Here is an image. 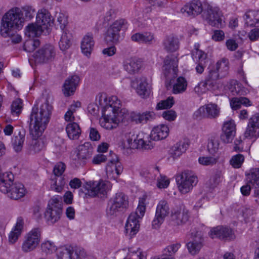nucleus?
I'll return each instance as SVG.
<instances>
[{
    "instance_id": "nucleus-58",
    "label": "nucleus",
    "mask_w": 259,
    "mask_h": 259,
    "mask_svg": "<svg viewBox=\"0 0 259 259\" xmlns=\"http://www.w3.org/2000/svg\"><path fill=\"white\" fill-rule=\"evenodd\" d=\"M159 177L157 178L156 185L159 189L166 188L169 184V181L165 176L159 174Z\"/></svg>"
},
{
    "instance_id": "nucleus-28",
    "label": "nucleus",
    "mask_w": 259,
    "mask_h": 259,
    "mask_svg": "<svg viewBox=\"0 0 259 259\" xmlns=\"http://www.w3.org/2000/svg\"><path fill=\"white\" fill-rule=\"evenodd\" d=\"M106 112L104 111L102 113V117L100 120L101 126L107 130L116 128L119 124V119H116L113 114L108 115L106 113Z\"/></svg>"
},
{
    "instance_id": "nucleus-59",
    "label": "nucleus",
    "mask_w": 259,
    "mask_h": 259,
    "mask_svg": "<svg viewBox=\"0 0 259 259\" xmlns=\"http://www.w3.org/2000/svg\"><path fill=\"white\" fill-rule=\"evenodd\" d=\"M126 21L124 19H120L115 21L110 27L119 33L122 28L126 29Z\"/></svg>"
},
{
    "instance_id": "nucleus-31",
    "label": "nucleus",
    "mask_w": 259,
    "mask_h": 259,
    "mask_svg": "<svg viewBox=\"0 0 259 259\" xmlns=\"http://www.w3.org/2000/svg\"><path fill=\"white\" fill-rule=\"evenodd\" d=\"M95 41L93 35L91 33H87L82 38L81 43V49L83 54L88 56L91 55L93 49Z\"/></svg>"
},
{
    "instance_id": "nucleus-13",
    "label": "nucleus",
    "mask_w": 259,
    "mask_h": 259,
    "mask_svg": "<svg viewBox=\"0 0 259 259\" xmlns=\"http://www.w3.org/2000/svg\"><path fill=\"white\" fill-rule=\"evenodd\" d=\"M221 76L217 71L213 67L209 70L208 73L205 77L204 80L200 81L197 85L194 88V91L198 94H201L205 92L207 86L212 88L214 86L216 81Z\"/></svg>"
},
{
    "instance_id": "nucleus-50",
    "label": "nucleus",
    "mask_w": 259,
    "mask_h": 259,
    "mask_svg": "<svg viewBox=\"0 0 259 259\" xmlns=\"http://www.w3.org/2000/svg\"><path fill=\"white\" fill-rule=\"evenodd\" d=\"M119 37V33L109 27L106 32L105 39L108 42L116 43L118 41Z\"/></svg>"
},
{
    "instance_id": "nucleus-43",
    "label": "nucleus",
    "mask_w": 259,
    "mask_h": 259,
    "mask_svg": "<svg viewBox=\"0 0 259 259\" xmlns=\"http://www.w3.org/2000/svg\"><path fill=\"white\" fill-rule=\"evenodd\" d=\"M247 180L248 184H251L254 188H259V168H252L247 175Z\"/></svg>"
},
{
    "instance_id": "nucleus-45",
    "label": "nucleus",
    "mask_w": 259,
    "mask_h": 259,
    "mask_svg": "<svg viewBox=\"0 0 259 259\" xmlns=\"http://www.w3.org/2000/svg\"><path fill=\"white\" fill-rule=\"evenodd\" d=\"M121 107V101L116 96H112L109 100V105L105 108V111H112V114L118 111Z\"/></svg>"
},
{
    "instance_id": "nucleus-56",
    "label": "nucleus",
    "mask_w": 259,
    "mask_h": 259,
    "mask_svg": "<svg viewBox=\"0 0 259 259\" xmlns=\"http://www.w3.org/2000/svg\"><path fill=\"white\" fill-rule=\"evenodd\" d=\"M198 162L202 165L209 166L215 164L217 162V159L212 156H202L199 158Z\"/></svg>"
},
{
    "instance_id": "nucleus-27",
    "label": "nucleus",
    "mask_w": 259,
    "mask_h": 259,
    "mask_svg": "<svg viewBox=\"0 0 259 259\" xmlns=\"http://www.w3.org/2000/svg\"><path fill=\"white\" fill-rule=\"evenodd\" d=\"M124 70L130 74L138 73L141 67V61L136 57H131L123 62Z\"/></svg>"
},
{
    "instance_id": "nucleus-48",
    "label": "nucleus",
    "mask_w": 259,
    "mask_h": 259,
    "mask_svg": "<svg viewBox=\"0 0 259 259\" xmlns=\"http://www.w3.org/2000/svg\"><path fill=\"white\" fill-rule=\"evenodd\" d=\"M65 185V181L62 177H55L52 179L51 189L57 192L62 191Z\"/></svg>"
},
{
    "instance_id": "nucleus-44",
    "label": "nucleus",
    "mask_w": 259,
    "mask_h": 259,
    "mask_svg": "<svg viewBox=\"0 0 259 259\" xmlns=\"http://www.w3.org/2000/svg\"><path fill=\"white\" fill-rule=\"evenodd\" d=\"M229 89L233 96L244 95L245 93V88L237 80H233L230 82Z\"/></svg>"
},
{
    "instance_id": "nucleus-30",
    "label": "nucleus",
    "mask_w": 259,
    "mask_h": 259,
    "mask_svg": "<svg viewBox=\"0 0 259 259\" xmlns=\"http://www.w3.org/2000/svg\"><path fill=\"white\" fill-rule=\"evenodd\" d=\"M189 146L188 141H180L174 145L169 151V155L173 159L179 157L183 153L185 152Z\"/></svg>"
},
{
    "instance_id": "nucleus-61",
    "label": "nucleus",
    "mask_w": 259,
    "mask_h": 259,
    "mask_svg": "<svg viewBox=\"0 0 259 259\" xmlns=\"http://www.w3.org/2000/svg\"><path fill=\"white\" fill-rule=\"evenodd\" d=\"M66 168V166L64 163L62 162L57 163L54 166L53 172L55 177H60L64 172Z\"/></svg>"
},
{
    "instance_id": "nucleus-52",
    "label": "nucleus",
    "mask_w": 259,
    "mask_h": 259,
    "mask_svg": "<svg viewBox=\"0 0 259 259\" xmlns=\"http://www.w3.org/2000/svg\"><path fill=\"white\" fill-rule=\"evenodd\" d=\"M174 104V98L172 97H168L167 99L162 100L159 102L156 105V109L157 110H161L171 108Z\"/></svg>"
},
{
    "instance_id": "nucleus-63",
    "label": "nucleus",
    "mask_w": 259,
    "mask_h": 259,
    "mask_svg": "<svg viewBox=\"0 0 259 259\" xmlns=\"http://www.w3.org/2000/svg\"><path fill=\"white\" fill-rule=\"evenodd\" d=\"M41 247L42 250L46 253H52L55 249V246L54 243L49 241L42 243Z\"/></svg>"
},
{
    "instance_id": "nucleus-25",
    "label": "nucleus",
    "mask_w": 259,
    "mask_h": 259,
    "mask_svg": "<svg viewBox=\"0 0 259 259\" xmlns=\"http://www.w3.org/2000/svg\"><path fill=\"white\" fill-rule=\"evenodd\" d=\"M203 11L201 2L199 0H192L187 3L182 8V13H187L189 16H197Z\"/></svg>"
},
{
    "instance_id": "nucleus-6",
    "label": "nucleus",
    "mask_w": 259,
    "mask_h": 259,
    "mask_svg": "<svg viewBox=\"0 0 259 259\" xmlns=\"http://www.w3.org/2000/svg\"><path fill=\"white\" fill-rule=\"evenodd\" d=\"M128 206V198L122 192L115 194L108 203L107 214L108 215H116L117 213L122 211Z\"/></svg>"
},
{
    "instance_id": "nucleus-49",
    "label": "nucleus",
    "mask_w": 259,
    "mask_h": 259,
    "mask_svg": "<svg viewBox=\"0 0 259 259\" xmlns=\"http://www.w3.org/2000/svg\"><path fill=\"white\" fill-rule=\"evenodd\" d=\"M31 143L29 146V150L34 153L40 152L44 147V143L40 139L33 138Z\"/></svg>"
},
{
    "instance_id": "nucleus-15",
    "label": "nucleus",
    "mask_w": 259,
    "mask_h": 259,
    "mask_svg": "<svg viewBox=\"0 0 259 259\" xmlns=\"http://www.w3.org/2000/svg\"><path fill=\"white\" fill-rule=\"evenodd\" d=\"M111 159L106 167V174L110 179H116L123 171V166L119 161L117 155L114 153L111 154Z\"/></svg>"
},
{
    "instance_id": "nucleus-32",
    "label": "nucleus",
    "mask_w": 259,
    "mask_h": 259,
    "mask_svg": "<svg viewBox=\"0 0 259 259\" xmlns=\"http://www.w3.org/2000/svg\"><path fill=\"white\" fill-rule=\"evenodd\" d=\"M93 151V147L89 142H85L83 145H79L77 154L78 159L82 160V163L84 164V160L91 157Z\"/></svg>"
},
{
    "instance_id": "nucleus-14",
    "label": "nucleus",
    "mask_w": 259,
    "mask_h": 259,
    "mask_svg": "<svg viewBox=\"0 0 259 259\" xmlns=\"http://www.w3.org/2000/svg\"><path fill=\"white\" fill-rule=\"evenodd\" d=\"M83 188L87 191L86 194L95 197L99 194H106L108 186L106 182L101 180L99 181L87 182L84 185Z\"/></svg>"
},
{
    "instance_id": "nucleus-10",
    "label": "nucleus",
    "mask_w": 259,
    "mask_h": 259,
    "mask_svg": "<svg viewBox=\"0 0 259 259\" xmlns=\"http://www.w3.org/2000/svg\"><path fill=\"white\" fill-rule=\"evenodd\" d=\"M170 208L167 201L162 199L159 201L156 209L155 215L152 221L153 228L157 229L169 213Z\"/></svg>"
},
{
    "instance_id": "nucleus-12",
    "label": "nucleus",
    "mask_w": 259,
    "mask_h": 259,
    "mask_svg": "<svg viewBox=\"0 0 259 259\" xmlns=\"http://www.w3.org/2000/svg\"><path fill=\"white\" fill-rule=\"evenodd\" d=\"M55 56V47L50 44H47L38 50L33 57L36 63H42L53 60Z\"/></svg>"
},
{
    "instance_id": "nucleus-17",
    "label": "nucleus",
    "mask_w": 259,
    "mask_h": 259,
    "mask_svg": "<svg viewBox=\"0 0 259 259\" xmlns=\"http://www.w3.org/2000/svg\"><path fill=\"white\" fill-rule=\"evenodd\" d=\"M236 124L233 120L231 119L224 122L221 135V139L225 143H230L232 142L236 135Z\"/></svg>"
},
{
    "instance_id": "nucleus-37",
    "label": "nucleus",
    "mask_w": 259,
    "mask_h": 259,
    "mask_svg": "<svg viewBox=\"0 0 259 259\" xmlns=\"http://www.w3.org/2000/svg\"><path fill=\"white\" fill-rule=\"evenodd\" d=\"M200 45L195 44L194 46V49L192 51V57L195 63L206 62L207 54L204 51L199 49Z\"/></svg>"
},
{
    "instance_id": "nucleus-7",
    "label": "nucleus",
    "mask_w": 259,
    "mask_h": 259,
    "mask_svg": "<svg viewBox=\"0 0 259 259\" xmlns=\"http://www.w3.org/2000/svg\"><path fill=\"white\" fill-rule=\"evenodd\" d=\"M197 177L191 171L185 170L176 177L178 189L182 194L190 192L198 183Z\"/></svg>"
},
{
    "instance_id": "nucleus-26",
    "label": "nucleus",
    "mask_w": 259,
    "mask_h": 259,
    "mask_svg": "<svg viewBox=\"0 0 259 259\" xmlns=\"http://www.w3.org/2000/svg\"><path fill=\"white\" fill-rule=\"evenodd\" d=\"M79 81V78L77 75H72L68 77L65 81L62 91L66 97L73 94L76 90V87Z\"/></svg>"
},
{
    "instance_id": "nucleus-2",
    "label": "nucleus",
    "mask_w": 259,
    "mask_h": 259,
    "mask_svg": "<svg viewBox=\"0 0 259 259\" xmlns=\"http://www.w3.org/2000/svg\"><path fill=\"white\" fill-rule=\"evenodd\" d=\"M25 19L22 10L17 7L10 10L3 17L0 32L5 37L11 34V31L21 29L23 26Z\"/></svg>"
},
{
    "instance_id": "nucleus-39",
    "label": "nucleus",
    "mask_w": 259,
    "mask_h": 259,
    "mask_svg": "<svg viewBox=\"0 0 259 259\" xmlns=\"http://www.w3.org/2000/svg\"><path fill=\"white\" fill-rule=\"evenodd\" d=\"M66 131L69 139H77L81 133L80 128L78 124L75 122L70 123L66 127Z\"/></svg>"
},
{
    "instance_id": "nucleus-51",
    "label": "nucleus",
    "mask_w": 259,
    "mask_h": 259,
    "mask_svg": "<svg viewBox=\"0 0 259 259\" xmlns=\"http://www.w3.org/2000/svg\"><path fill=\"white\" fill-rule=\"evenodd\" d=\"M22 109V101L20 99H16L11 105V113L13 115L18 116Z\"/></svg>"
},
{
    "instance_id": "nucleus-53",
    "label": "nucleus",
    "mask_w": 259,
    "mask_h": 259,
    "mask_svg": "<svg viewBox=\"0 0 259 259\" xmlns=\"http://www.w3.org/2000/svg\"><path fill=\"white\" fill-rule=\"evenodd\" d=\"M244 156L242 154H238L232 157L230 162L233 167L238 168L241 167L244 162Z\"/></svg>"
},
{
    "instance_id": "nucleus-3",
    "label": "nucleus",
    "mask_w": 259,
    "mask_h": 259,
    "mask_svg": "<svg viewBox=\"0 0 259 259\" xmlns=\"http://www.w3.org/2000/svg\"><path fill=\"white\" fill-rule=\"evenodd\" d=\"M14 176L12 173H5L0 175V190L4 193H9V196L13 199L22 198L26 194L24 185L20 183H13Z\"/></svg>"
},
{
    "instance_id": "nucleus-33",
    "label": "nucleus",
    "mask_w": 259,
    "mask_h": 259,
    "mask_svg": "<svg viewBox=\"0 0 259 259\" xmlns=\"http://www.w3.org/2000/svg\"><path fill=\"white\" fill-rule=\"evenodd\" d=\"M131 39L138 43L152 44L154 41V36L153 33L149 32L136 33L132 35Z\"/></svg>"
},
{
    "instance_id": "nucleus-8",
    "label": "nucleus",
    "mask_w": 259,
    "mask_h": 259,
    "mask_svg": "<svg viewBox=\"0 0 259 259\" xmlns=\"http://www.w3.org/2000/svg\"><path fill=\"white\" fill-rule=\"evenodd\" d=\"M42 230L40 228H34L27 233L21 246L23 252L27 253L35 250L40 243Z\"/></svg>"
},
{
    "instance_id": "nucleus-9",
    "label": "nucleus",
    "mask_w": 259,
    "mask_h": 259,
    "mask_svg": "<svg viewBox=\"0 0 259 259\" xmlns=\"http://www.w3.org/2000/svg\"><path fill=\"white\" fill-rule=\"evenodd\" d=\"M58 259H81L85 257L84 250L71 246H62L57 250Z\"/></svg>"
},
{
    "instance_id": "nucleus-46",
    "label": "nucleus",
    "mask_w": 259,
    "mask_h": 259,
    "mask_svg": "<svg viewBox=\"0 0 259 259\" xmlns=\"http://www.w3.org/2000/svg\"><path fill=\"white\" fill-rule=\"evenodd\" d=\"M187 87V82L186 79L183 77H179L173 85V93L175 94L182 93L186 90Z\"/></svg>"
},
{
    "instance_id": "nucleus-29",
    "label": "nucleus",
    "mask_w": 259,
    "mask_h": 259,
    "mask_svg": "<svg viewBox=\"0 0 259 259\" xmlns=\"http://www.w3.org/2000/svg\"><path fill=\"white\" fill-rule=\"evenodd\" d=\"M168 134V127L164 124H161L152 129L150 136L153 140L159 141L166 138Z\"/></svg>"
},
{
    "instance_id": "nucleus-22",
    "label": "nucleus",
    "mask_w": 259,
    "mask_h": 259,
    "mask_svg": "<svg viewBox=\"0 0 259 259\" xmlns=\"http://www.w3.org/2000/svg\"><path fill=\"white\" fill-rule=\"evenodd\" d=\"M245 138L259 137V113L253 115L249 119L247 126L244 133Z\"/></svg>"
},
{
    "instance_id": "nucleus-19",
    "label": "nucleus",
    "mask_w": 259,
    "mask_h": 259,
    "mask_svg": "<svg viewBox=\"0 0 259 259\" xmlns=\"http://www.w3.org/2000/svg\"><path fill=\"white\" fill-rule=\"evenodd\" d=\"M207 20L210 25L218 28L223 27L222 14L218 7L209 6L207 8Z\"/></svg>"
},
{
    "instance_id": "nucleus-35",
    "label": "nucleus",
    "mask_w": 259,
    "mask_h": 259,
    "mask_svg": "<svg viewBox=\"0 0 259 259\" xmlns=\"http://www.w3.org/2000/svg\"><path fill=\"white\" fill-rule=\"evenodd\" d=\"M159 174V168L157 166L152 169L143 168L140 171V175L145 178L147 183L151 184L155 182L157 176Z\"/></svg>"
},
{
    "instance_id": "nucleus-47",
    "label": "nucleus",
    "mask_w": 259,
    "mask_h": 259,
    "mask_svg": "<svg viewBox=\"0 0 259 259\" xmlns=\"http://www.w3.org/2000/svg\"><path fill=\"white\" fill-rule=\"evenodd\" d=\"M136 91L138 94L143 98L148 95V83L146 78L142 77L139 79Z\"/></svg>"
},
{
    "instance_id": "nucleus-55",
    "label": "nucleus",
    "mask_w": 259,
    "mask_h": 259,
    "mask_svg": "<svg viewBox=\"0 0 259 259\" xmlns=\"http://www.w3.org/2000/svg\"><path fill=\"white\" fill-rule=\"evenodd\" d=\"M181 244L176 243L167 246L163 250L162 256H171L175 254L179 249Z\"/></svg>"
},
{
    "instance_id": "nucleus-42",
    "label": "nucleus",
    "mask_w": 259,
    "mask_h": 259,
    "mask_svg": "<svg viewBox=\"0 0 259 259\" xmlns=\"http://www.w3.org/2000/svg\"><path fill=\"white\" fill-rule=\"evenodd\" d=\"M71 35L67 32V30H64L61 35L59 46L61 50L65 51L69 49L71 46Z\"/></svg>"
},
{
    "instance_id": "nucleus-41",
    "label": "nucleus",
    "mask_w": 259,
    "mask_h": 259,
    "mask_svg": "<svg viewBox=\"0 0 259 259\" xmlns=\"http://www.w3.org/2000/svg\"><path fill=\"white\" fill-rule=\"evenodd\" d=\"M213 68L218 72L221 77H225L229 72V66L228 59L223 58L218 61Z\"/></svg>"
},
{
    "instance_id": "nucleus-23",
    "label": "nucleus",
    "mask_w": 259,
    "mask_h": 259,
    "mask_svg": "<svg viewBox=\"0 0 259 259\" xmlns=\"http://www.w3.org/2000/svg\"><path fill=\"white\" fill-rule=\"evenodd\" d=\"M209 235L212 238L217 237L221 239L230 240L234 238L232 230L228 227L217 226L210 230Z\"/></svg>"
},
{
    "instance_id": "nucleus-34",
    "label": "nucleus",
    "mask_w": 259,
    "mask_h": 259,
    "mask_svg": "<svg viewBox=\"0 0 259 259\" xmlns=\"http://www.w3.org/2000/svg\"><path fill=\"white\" fill-rule=\"evenodd\" d=\"M25 132L21 130L18 134H15L12 139V144L14 149L16 152H20L22 150L23 145L25 141Z\"/></svg>"
},
{
    "instance_id": "nucleus-64",
    "label": "nucleus",
    "mask_w": 259,
    "mask_h": 259,
    "mask_svg": "<svg viewBox=\"0 0 259 259\" xmlns=\"http://www.w3.org/2000/svg\"><path fill=\"white\" fill-rule=\"evenodd\" d=\"M219 143L218 141L211 140L207 144V149L209 152L211 154L215 153L219 149Z\"/></svg>"
},
{
    "instance_id": "nucleus-20",
    "label": "nucleus",
    "mask_w": 259,
    "mask_h": 259,
    "mask_svg": "<svg viewBox=\"0 0 259 259\" xmlns=\"http://www.w3.org/2000/svg\"><path fill=\"white\" fill-rule=\"evenodd\" d=\"M192 240L187 244L189 252L192 255L198 253L203 246L204 241L203 236L200 232L194 231L191 233Z\"/></svg>"
},
{
    "instance_id": "nucleus-16",
    "label": "nucleus",
    "mask_w": 259,
    "mask_h": 259,
    "mask_svg": "<svg viewBox=\"0 0 259 259\" xmlns=\"http://www.w3.org/2000/svg\"><path fill=\"white\" fill-rule=\"evenodd\" d=\"M220 113V108L215 104H208L200 107L194 113V117L197 119L204 117L214 118L218 117Z\"/></svg>"
},
{
    "instance_id": "nucleus-18",
    "label": "nucleus",
    "mask_w": 259,
    "mask_h": 259,
    "mask_svg": "<svg viewBox=\"0 0 259 259\" xmlns=\"http://www.w3.org/2000/svg\"><path fill=\"white\" fill-rule=\"evenodd\" d=\"M189 213L184 206L174 208L171 211V222L174 226H181L189 220Z\"/></svg>"
},
{
    "instance_id": "nucleus-4",
    "label": "nucleus",
    "mask_w": 259,
    "mask_h": 259,
    "mask_svg": "<svg viewBox=\"0 0 259 259\" xmlns=\"http://www.w3.org/2000/svg\"><path fill=\"white\" fill-rule=\"evenodd\" d=\"M145 199H140L136 211L131 213L127 219L125 226V230L126 233H129L131 237H133L139 231L140 228L139 220L143 218L145 212Z\"/></svg>"
},
{
    "instance_id": "nucleus-1",
    "label": "nucleus",
    "mask_w": 259,
    "mask_h": 259,
    "mask_svg": "<svg viewBox=\"0 0 259 259\" xmlns=\"http://www.w3.org/2000/svg\"><path fill=\"white\" fill-rule=\"evenodd\" d=\"M41 102L39 107L38 103L33 106L30 115L29 131L33 138L42 135L50 119L52 106L47 98H42Z\"/></svg>"
},
{
    "instance_id": "nucleus-36",
    "label": "nucleus",
    "mask_w": 259,
    "mask_h": 259,
    "mask_svg": "<svg viewBox=\"0 0 259 259\" xmlns=\"http://www.w3.org/2000/svg\"><path fill=\"white\" fill-rule=\"evenodd\" d=\"M164 49L167 52H173L176 51L179 47L178 39L173 36H168L165 38L163 42Z\"/></svg>"
},
{
    "instance_id": "nucleus-57",
    "label": "nucleus",
    "mask_w": 259,
    "mask_h": 259,
    "mask_svg": "<svg viewBox=\"0 0 259 259\" xmlns=\"http://www.w3.org/2000/svg\"><path fill=\"white\" fill-rule=\"evenodd\" d=\"M116 119H119V123L122 122L124 119L127 118L129 115L128 111L125 108H120L119 110L113 113Z\"/></svg>"
},
{
    "instance_id": "nucleus-21",
    "label": "nucleus",
    "mask_w": 259,
    "mask_h": 259,
    "mask_svg": "<svg viewBox=\"0 0 259 259\" xmlns=\"http://www.w3.org/2000/svg\"><path fill=\"white\" fill-rule=\"evenodd\" d=\"M36 23L45 30L52 26L54 19L48 10L42 9L38 11L36 15Z\"/></svg>"
},
{
    "instance_id": "nucleus-40",
    "label": "nucleus",
    "mask_w": 259,
    "mask_h": 259,
    "mask_svg": "<svg viewBox=\"0 0 259 259\" xmlns=\"http://www.w3.org/2000/svg\"><path fill=\"white\" fill-rule=\"evenodd\" d=\"M44 30L37 23H31L25 28V34L30 38L39 36Z\"/></svg>"
},
{
    "instance_id": "nucleus-11",
    "label": "nucleus",
    "mask_w": 259,
    "mask_h": 259,
    "mask_svg": "<svg viewBox=\"0 0 259 259\" xmlns=\"http://www.w3.org/2000/svg\"><path fill=\"white\" fill-rule=\"evenodd\" d=\"M178 58L175 55L167 56L163 61L162 72L166 78L170 79L176 77L178 71Z\"/></svg>"
},
{
    "instance_id": "nucleus-54",
    "label": "nucleus",
    "mask_w": 259,
    "mask_h": 259,
    "mask_svg": "<svg viewBox=\"0 0 259 259\" xmlns=\"http://www.w3.org/2000/svg\"><path fill=\"white\" fill-rule=\"evenodd\" d=\"M40 45L38 39H30L26 41L24 44V50L28 52H33Z\"/></svg>"
},
{
    "instance_id": "nucleus-60",
    "label": "nucleus",
    "mask_w": 259,
    "mask_h": 259,
    "mask_svg": "<svg viewBox=\"0 0 259 259\" xmlns=\"http://www.w3.org/2000/svg\"><path fill=\"white\" fill-rule=\"evenodd\" d=\"M22 12L24 13L26 19L28 20H31L34 17L35 13V11L32 7L26 6L22 8Z\"/></svg>"
},
{
    "instance_id": "nucleus-62",
    "label": "nucleus",
    "mask_w": 259,
    "mask_h": 259,
    "mask_svg": "<svg viewBox=\"0 0 259 259\" xmlns=\"http://www.w3.org/2000/svg\"><path fill=\"white\" fill-rule=\"evenodd\" d=\"M222 175L221 171H217L215 174L209 180L211 187H215L221 181Z\"/></svg>"
},
{
    "instance_id": "nucleus-5",
    "label": "nucleus",
    "mask_w": 259,
    "mask_h": 259,
    "mask_svg": "<svg viewBox=\"0 0 259 259\" xmlns=\"http://www.w3.org/2000/svg\"><path fill=\"white\" fill-rule=\"evenodd\" d=\"M62 214V198L54 197L50 200L45 212V218L49 225L57 222Z\"/></svg>"
},
{
    "instance_id": "nucleus-24",
    "label": "nucleus",
    "mask_w": 259,
    "mask_h": 259,
    "mask_svg": "<svg viewBox=\"0 0 259 259\" xmlns=\"http://www.w3.org/2000/svg\"><path fill=\"white\" fill-rule=\"evenodd\" d=\"M128 143V148L132 149H151L154 146L152 142L149 140H145V137H141V135L137 136L136 139H134L133 142V138L128 137L127 138Z\"/></svg>"
},
{
    "instance_id": "nucleus-38",
    "label": "nucleus",
    "mask_w": 259,
    "mask_h": 259,
    "mask_svg": "<svg viewBox=\"0 0 259 259\" xmlns=\"http://www.w3.org/2000/svg\"><path fill=\"white\" fill-rule=\"evenodd\" d=\"M23 229V223L18 221L12 230L10 232L8 236L9 242L10 244H14L20 236Z\"/></svg>"
}]
</instances>
